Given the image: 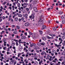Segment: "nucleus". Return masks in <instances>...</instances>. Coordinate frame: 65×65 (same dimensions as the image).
Returning <instances> with one entry per match:
<instances>
[{"label": "nucleus", "mask_w": 65, "mask_h": 65, "mask_svg": "<svg viewBox=\"0 0 65 65\" xmlns=\"http://www.w3.org/2000/svg\"><path fill=\"white\" fill-rule=\"evenodd\" d=\"M28 33H29V34L30 35H32V37L34 39L35 38V37H36V34H35V33L34 32L33 33H32L31 31L30 30H29Z\"/></svg>", "instance_id": "nucleus-1"}, {"label": "nucleus", "mask_w": 65, "mask_h": 65, "mask_svg": "<svg viewBox=\"0 0 65 65\" xmlns=\"http://www.w3.org/2000/svg\"><path fill=\"white\" fill-rule=\"evenodd\" d=\"M42 28H41V30H43L44 29H46V26L45 25H43L42 26Z\"/></svg>", "instance_id": "nucleus-2"}, {"label": "nucleus", "mask_w": 65, "mask_h": 65, "mask_svg": "<svg viewBox=\"0 0 65 65\" xmlns=\"http://www.w3.org/2000/svg\"><path fill=\"white\" fill-rule=\"evenodd\" d=\"M42 21H39L38 22V24L39 25H40V26L41 25H43V22Z\"/></svg>", "instance_id": "nucleus-3"}, {"label": "nucleus", "mask_w": 65, "mask_h": 65, "mask_svg": "<svg viewBox=\"0 0 65 65\" xmlns=\"http://www.w3.org/2000/svg\"><path fill=\"white\" fill-rule=\"evenodd\" d=\"M44 54L45 56L46 55V53L45 52L43 51H42V52L41 53V55H44Z\"/></svg>", "instance_id": "nucleus-4"}, {"label": "nucleus", "mask_w": 65, "mask_h": 65, "mask_svg": "<svg viewBox=\"0 0 65 65\" xmlns=\"http://www.w3.org/2000/svg\"><path fill=\"white\" fill-rule=\"evenodd\" d=\"M33 8L35 12H38V10H37V8H36V7H34Z\"/></svg>", "instance_id": "nucleus-5"}, {"label": "nucleus", "mask_w": 65, "mask_h": 65, "mask_svg": "<svg viewBox=\"0 0 65 65\" xmlns=\"http://www.w3.org/2000/svg\"><path fill=\"white\" fill-rule=\"evenodd\" d=\"M49 35L50 36H51L52 37H54V36H56V35L55 34H49Z\"/></svg>", "instance_id": "nucleus-6"}, {"label": "nucleus", "mask_w": 65, "mask_h": 65, "mask_svg": "<svg viewBox=\"0 0 65 65\" xmlns=\"http://www.w3.org/2000/svg\"><path fill=\"white\" fill-rule=\"evenodd\" d=\"M33 46H36V44L34 43L33 44H30V47H31Z\"/></svg>", "instance_id": "nucleus-7"}, {"label": "nucleus", "mask_w": 65, "mask_h": 65, "mask_svg": "<svg viewBox=\"0 0 65 65\" xmlns=\"http://www.w3.org/2000/svg\"><path fill=\"white\" fill-rule=\"evenodd\" d=\"M25 25L26 27L29 26V23L28 22H27L25 24Z\"/></svg>", "instance_id": "nucleus-8"}, {"label": "nucleus", "mask_w": 65, "mask_h": 65, "mask_svg": "<svg viewBox=\"0 0 65 65\" xmlns=\"http://www.w3.org/2000/svg\"><path fill=\"white\" fill-rule=\"evenodd\" d=\"M64 17V15L62 16L61 17V19L62 20H64V19H65V17Z\"/></svg>", "instance_id": "nucleus-9"}, {"label": "nucleus", "mask_w": 65, "mask_h": 65, "mask_svg": "<svg viewBox=\"0 0 65 65\" xmlns=\"http://www.w3.org/2000/svg\"><path fill=\"white\" fill-rule=\"evenodd\" d=\"M42 39L43 40H44V41L46 40V38L44 37H42Z\"/></svg>", "instance_id": "nucleus-10"}, {"label": "nucleus", "mask_w": 65, "mask_h": 65, "mask_svg": "<svg viewBox=\"0 0 65 65\" xmlns=\"http://www.w3.org/2000/svg\"><path fill=\"white\" fill-rule=\"evenodd\" d=\"M26 38V37L25 36H23L21 37V39H25Z\"/></svg>", "instance_id": "nucleus-11"}, {"label": "nucleus", "mask_w": 65, "mask_h": 65, "mask_svg": "<svg viewBox=\"0 0 65 65\" xmlns=\"http://www.w3.org/2000/svg\"><path fill=\"white\" fill-rule=\"evenodd\" d=\"M57 29V28L56 27H55L54 28H53V30L54 31H56Z\"/></svg>", "instance_id": "nucleus-12"}, {"label": "nucleus", "mask_w": 65, "mask_h": 65, "mask_svg": "<svg viewBox=\"0 0 65 65\" xmlns=\"http://www.w3.org/2000/svg\"><path fill=\"white\" fill-rule=\"evenodd\" d=\"M13 33L14 34H18V32L17 31H14Z\"/></svg>", "instance_id": "nucleus-13"}, {"label": "nucleus", "mask_w": 65, "mask_h": 65, "mask_svg": "<svg viewBox=\"0 0 65 65\" xmlns=\"http://www.w3.org/2000/svg\"><path fill=\"white\" fill-rule=\"evenodd\" d=\"M16 28L18 29H20V26L19 25H18L16 26Z\"/></svg>", "instance_id": "nucleus-14"}, {"label": "nucleus", "mask_w": 65, "mask_h": 65, "mask_svg": "<svg viewBox=\"0 0 65 65\" xmlns=\"http://www.w3.org/2000/svg\"><path fill=\"white\" fill-rule=\"evenodd\" d=\"M64 13V12L63 11H60L59 12V14L61 15V14H62V13Z\"/></svg>", "instance_id": "nucleus-15"}, {"label": "nucleus", "mask_w": 65, "mask_h": 65, "mask_svg": "<svg viewBox=\"0 0 65 65\" xmlns=\"http://www.w3.org/2000/svg\"><path fill=\"white\" fill-rule=\"evenodd\" d=\"M39 32H40V34H42V31H41L40 30H39Z\"/></svg>", "instance_id": "nucleus-16"}, {"label": "nucleus", "mask_w": 65, "mask_h": 65, "mask_svg": "<svg viewBox=\"0 0 65 65\" xmlns=\"http://www.w3.org/2000/svg\"><path fill=\"white\" fill-rule=\"evenodd\" d=\"M46 38L48 39H51V38H52L51 37H49L48 36H47Z\"/></svg>", "instance_id": "nucleus-17"}, {"label": "nucleus", "mask_w": 65, "mask_h": 65, "mask_svg": "<svg viewBox=\"0 0 65 65\" xmlns=\"http://www.w3.org/2000/svg\"><path fill=\"white\" fill-rule=\"evenodd\" d=\"M14 20L16 22H17L18 21V18H15Z\"/></svg>", "instance_id": "nucleus-18"}, {"label": "nucleus", "mask_w": 65, "mask_h": 65, "mask_svg": "<svg viewBox=\"0 0 65 65\" xmlns=\"http://www.w3.org/2000/svg\"><path fill=\"white\" fill-rule=\"evenodd\" d=\"M33 16H34V15L32 14H31V15L29 16V18L30 19H31V18H32V17H33Z\"/></svg>", "instance_id": "nucleus-19"}, {"label": "nucleus", "mask_w": 65, "mask_h": 65, "mask_svg": "<svg viewBox=\"0 0 65 65\" xmlns=\"http://www.w3.org/2000/svg\"><path fill=\"white\" fill-rule=\"evenodd\" d=\"M26 11H29V9L28 8H26Z\"/></svg>", "instance_id": "nucleus-20"}, {"label": "nucleus", "mask_w": 65, "mask_h": 65, "mask_svg": "<svg viewBox=\"0 0 65 65\" xmlns=\"http://www.w3.org/2000/svg\"><path fill=\"white\" fill-rule=\"evenodd\" d=\"M18 16L20 17H22V15L21 14H18Z\"/></svg>", "instance_id": "nucleus-21"}, {"label": "nucleus", "mask_w": 65, "mask_h": 65, "mask_svg": "<svg viewBox=\"0 0 65 65\" xmlns=\"http://www.w3.org/2000/svg\"><path fill=\"white\" fill-rule=\"evenodd\" d=\"M62 24H65V20H62Z\"/></svg>", "instance_id": "nucleus-22"}, {"label": "nucleus", "mask_w": 65, "mask_h": 65, "mask_svg": "<svg viewBox=\"0 0 65 65\" xmlns=\"http://www.w3.org/2000/svg\"><path fill=\"white\" fill-rule=\"evenodd\" d=\"M18 7H20V6H21V5L20 4L18 3Z\"/></svg>", "instance_id": "nucleus-23"}, {"label": "nucleus", "mask_w": 65, "mask_h": 65, "mask_svg": "<svg viewBox=\"0 0 65 65\" xmlns=\"http://www.w3.org/2000/svg\"><path fill=\"white\" fill-rule=\"evenodd\" d=\"M12 28H14L15 27V25H12Z\"/></svg>", "instance_id": "nucleus-24"}, {"label": "nucleus", "mask_w": 65, "mask_h": 65, "mask_svg": "<svg viewBox=\"0 0 65 65\" xmlns=\"http://www.w3.org/2000/svg\"><path fill=\"white\" fill-rule=\"evenodd\" d=\"M14 45H15V43H12L11 45L12 46H14Z\"/></svg>", "instance_id": "nucleus-25"}, {"label": "nucleus", "mask_w": 65, "mask_h": 65, "mask_svg": "<svg viewBox=\"0 0 65 65\" xmlns=\"http://www.w3.org/2000/svg\"><path fill=\"white\" fill-rule=\"evenodd\" d=\"M6 39H5V38H4L3 39V42H4V41H6Z\"/></svg>", "instance_id": "nucleus-26"}, {"label": "nucleus", "mask_w": 65, "mask_h": 65, "mask_svg": "<svg viewBox=\"0 0 65 65\" xmlns=\"http://www.w3.org/2000/svg\"><path fill=\"white\" fill-rule=\"evenodd\" d=\"M22 11H23V13H25V12H26V11L24 9H23L22 10Z\"/></svg>", "instance_id": "nucleus-27"}, {"label": "nucleus", "mask_w": 65, "mask_h": 65, "mask_svg": "<svg viewBox=\"0 0 65 65\" xmlns=\"http://www.w3.org/2000/svg\"><path fill=\"white\" fill-rule=\"evenodd\" d=\"M4 30L7 31H8V29L7 28H4Z\"/></svg>", "instance_id": "nucleus-28"}, {"label": "nucleus", "mask_w": 65, "mask_h": 65, "mask_svg": "<svg viewBox=\"0 0 65 65\" xmlns=\"http://www.w3.org/2000/svg\"><path fill=\"white\" fill-rule=\"evenodd\" d=\"M38 64V62L37 61H36V63H35V64L37 65Z\"/></svg>", "instance_id": "nucleus-29"}, {"label": "nucleus", "mask_w": 65, "mask_h": 65, "mask_svg": "<svg viewBox=\"0 0 65 65\" xmlns=\"http://www.w3.org/2000/svg\"><path fill=\"white\" fill-rule=\"evenodd\" d=\"M24 15L25 17H27L28 16V14H26Z\"/></svg>", "instance_id": "nucleus-30"}, {"label": "nucleus", "mask_w": 65, "mask_h": 65, "mask_svg": "<svg viewBox=\"0 0 65 65\" xmlns=\"http://www.w3.org/2000/svg\"><path fill=\"white\" fill-rule=\"evenodd\" d=\"M3 20H4L5 19V17L4 16H3L2 17Z\"/></svg>", "instance_id": "nucleus-31"}, {"label": "nucleus", "mask_w": 65, "mask_h": 65, "mask_svg": "<svg viewBox=\"0 0 65 65\" xmlns=\"http://www.w3.org/2000/svg\"><path fill=\"white\" fill-rule=\"evenodd\" d=\"M16 64H17V61H15L14 62L13 64L14 65H15Z\"/></svg>", "instance_id": "nucleus-32"}, {"label": "nucleus", "mask_w": 65, "mask_h": 65, "mask_svg": "<svg viewBox=\"0 0 65 65\" xmlns=\"http://www.w3.org/2000/svg\"><path fill=\"white\" fill-rule=\"evenodd\" d=\"M24 5H27L28 4L27 3H24Z\"/></svg>", "instance_id": "nucleus-33"}, {"label": "nucleus", "mask_w": 65, "mask_h": 65, "mask_svg": "<svg viewBox=\"0 0 65 65\" xmlns=\"http://www.w3.org/2000/svg\"><path fill=\"white\" fill-rule=\"evenodd\" d=\"M21 20H22V21H24V18L23 17H22L21 18Z\"/></svg>", "instance_id": "nucleus-34"}, {"label": "nucleus", "mask_w": 65, "mask_h": 65, "mask_svg": "<svg viewBox=\"0 0 65 65\" xmlns=\"http://www.w3.org/2000/svg\"><path fill=\"white\" fill-rule=\"evenodd\" d=\"M18 21L19 22H21V21H22V19L20 18H19V19Z\"/></svg>", "instance_id": "nucleus-35"}, {"label": "nucleus", "mask_w": 65, "mask_h": 65, "mask_svg": "<svg viewBox=\"0 0 65 65\" xmlns=\"http://www.w3.org/2000/svg\"><path fill=\"white\" fill-rule=\"evenodd\" d=\"M12 61H11V62H12V63H13V62H14V59L12 60Z\"/></svg>", "instance_id": "nucleus-36"}, {"label": "nucleus", "mask_w": 65, "mask_h": 65, "mask_svg": "<svg viewBox=\"0 0 65 65\" xmlns=\"http://www.w3.org/2000/svg\"><path fill=\"white\" fill-rule=\"evenodd\" d=\"M24 34L26 35V36H27V33L26 32L24 33Z\"/></svg>", "instance_id": "nucleus-37"}, {"label": "nucleus", "mask_w": 65, "mask_h": 65, "mask_svg": "<svg viewBox=\"0 0 65 65\" xmlns=\"http://www.w3.org/2000/svg\"><path fill=\"white\" fill-rule=\"evenodd\" d=\"M16 46H18V45H19V44H18V43H16Z\"/></svg>", "instance_id": "nucleus-38"}, {"label": "nucleus", "mask_w": 65, "mask_h": 65, "mask_svg": "<svg viewBox=\"0 0 65 65\" xmlns=\"http://www.w3.org/2000/svg\"><path fill=\"white\" fill-rule=\"evenodd\" d=\"M41 44V45H44V43H42Z\"/></svg>", "instance_id": "nucleus-39"}, {"label": "nucleus", "mask_w": 65, "mask_h": 65, "mask_svg": "<svg viewBox=\"0 0 65 65\" xmlns=\"http://www.w3.org/2000/svg\"><path fill=\"white\" fill-rule=\"evenodd\" d=\"M22 63H23V65H25V63H24V62L23 61Z\"/></svg>", "instance_id": "nucleus-40"}, {"label": "nucleus", "mask_w": 65, "mask_h": 65, "mask_svg": "<svg viewBox=\"0 0 65 65\" xmlns=\"http://www.w3.org/2000/svg\"><path fill=\"white\" fill-rule=\"evenodd\" d=\"M51 23V21L50 20H48V24H50Z\"/></svg>", "instance_id": "nucleus-41"}, {"label": "nucleus", "mask_w": 65, "mask_h": 65, "mask_svg": "<svg viewBox=\"0 0 65 65\" xmlns=\"http://www.w3.org/2000/svg\"><path fill=\"white\" fill-rule=\"evenodd\" d=\"M59 51L60 50H59V49H57V52H59Z\"/></svg>", "instance_id": "nucleus-42"}, {"label": "nucleus", "mask_w": 65, "mask_h": 65, "mask_svg": "<svg viewBox=\"0 0 65 65\" xmlns=\"http://www.w3.org/2000/svg\"><path fill=\"white\" fill-rule=\"evenodd\" d=\"M4 59L5 60H7V58H6V57L5 56V57Z\"/></svg>", "instance_id": "nucleus-43"}, {"label": "nucleus", "mask_w": 65, "mask_h": 65, "mask_svg": "<svg viewBox=\"0 0 65 65\" xmlns=\"http://www.w3.org/2000/svg\"><path fill=\"white\" fill-rule=\"evenodd\" d=\"M9 8L10 9V10H11V9H12V7H9Z\"/></svg>", "instance_id": "nucleus-44"}, {"label": "nucleus", "mask_w": 65, "mask_h": 65, "mask_svg": "<svg viewBox=\"0 0 65 65\" xmlns=\"http://www.w3.org/2000/svg\"><path fill=\"white\" fill-rule=\"evenodd\" d=\"M65 6V4H63L62 5V7H64V6Z\"/></svg>", "instance_id": "nucleus-45"}, {"label": "nucleus", "mask_w": 65, "mask_h": 65, "mask_svg": "<svg viewBox=\"0 0 65 65\" xmlns=\"http://www.w3.org/2000/svg\"><path fill=\"white\" fill-rule=\"evenodd\" d=\"M16 43H18V40H16V41H15Z\"/></svg>", "instance_id": "nucleus-46"}, {"label": "nucleus", "mask_w": 65, "mask_h": 65, "mask_svg": "<svg viewBox=\"0 0 65 65\" xmlns=\"http://www.w3.org/2000/svg\"><path fill=\"white\" fill-rule=\"evenodd\" d=\"M11 18H9V20H8V21H10L11 20Z\"/></svg>", "instance_id": "nucleus-47"}, {"label": "nucleus", "mask_w": 65, "mask_h": 65, "mask_svg": "<svg viewBox=\"0 0 65 65\" xmlns=\"http://www.w3.org/2000/svg\"><path fill=\"white\" fill-rule=\"evenodd\" d=\"M29 8L30 9H32V7L31 6L29 7Z\"/></svg>", "instance_id": "nucleus-48"}, {"label": "nucleus", "mask_w": 65, "mask_h": 65, "mask_svg": "<svg viewBox=\"0 0 65 65\" xmlns=\"http://www.w3.org/2000/svg\"><path fill=\"white\" fill-rule=\"evenodd\" d=\"M34 48L35 50H37V48H36V47H34Z\"/></svg>", "instance_id": "nucleus-49"}, {"label": "nucleus", "mask_w": 65, "mask_h": 65, "mask_svg": "<svg viewBox=\"0 0 65 65\" xmlns=\"http://www.w3.org/2000/svg\"><path fill=\"white\" fill-rule=\"evenodd\" d=\"M1 9H3V8L2 6H1Z\"/></svg>", "instance_id": "nucleus-50"}, {"label": "nucleus", "mask_w": 65, "mask_h": 65, "mask_svg": "<svg viewBox=\"0 0 65 65\" xmlns=\"http://www.w3.org/2000/svg\"><path fill=\"white\" fill-rule=\"evenodd\" d=\"M21 41H22V40L21 39L19 40L18 42H21Z\"/></svg>", "instance_id": "nucleus-51"}, {"label": "nucleus", "mask_w": 65, "mask_h": 65, "mask_svg": "<svg viewBox=\"0 0 65 65\" xmlns=\"http://www.w3.org/2000/svg\"><path fill=\"white\" fill-rule=\"evenodd\" d=\"M9 60H11V61H12L13 60L12 58H11L10 59H9Z\"/></svg>", "instance_id": "nucleus-52"}, {"label": "nucleus", "mask_w": 65, "mask_h": 65, "mask_svg": "<svg viewBox=\"0 0 65 65\" xmlns=\"http://www.w3.org/2000/svg\"><path fill=\"white\" fill-rule=\"evenodd\" d=\"M15 60H18V57H15Z\"/></svg>", "instance_id": "nucleus-53"}, {"label": "nucleus", "mask_w": 65, "mask_h": 65, "mask_svg": "<svg viewBox=\"0 0 65 65\" xmlns=\"http://www.w3.org/2000/svg\"><path fill=\"white\" fill-rule=\"evenodd\" d=\"M11 62V61H10V62L9 63H10V64H12V63H12V62Z\"/></svg>", "instance_id": "nucleus-54"}, {"label": "nucleus", "mask_w": 65, "mask_h": 65, "mask_svg": "<svg viewBox=\"0 0 65 65\" xmlns=\"http://www.w3.org/2000/svg\"><path fill=\"white\" fill-rule=\"evenodd\" d=\"M20 58L21 59H23V57L22 56H20Z\"/></svg>", "instance_id": "nucleus-55"}, {"label": "nucleus", "mask_w": 65, "mask_h": 65, "mask_svg": "<svg viewBox=\"0 0 65 65\" xmlns=\"http://www.w3.org/2000/svg\"><path fill=\"white\" fill-rule=\"evenodd\" d=\"M16 38H19V36H18V35H17L16 36Z\"/></svg>", "instance_id": "nucleus-56"}, {"label": "nucleus", "mask_w": 65, "mask_h": 65, "mask_svg": "<svg viewBox=\"0 0 65 65\" xmlns=\"http://www.w3.org/2000/svg\"><path fill=\"white\" fill-rule=\"evenodd\" d=\"M19 10H21V7L19 8Z\"/></svg>", "instance_id": "nucleus-57"}, {"label": "nucleus", "mask_w": 65, "mask_h": 65, "mask_svg": "<svg viewBox=\"0 0 65 65\" xmlns=\"http://www.w3.org/2000/svg\"><path fill=\"white\" fill-rule=\"evenodd\" d=\"M3 50H6V48L5 47H4L3 48Z\"/></svg>", "instance_id": "nucleus-58"}, {"label": "nucleus", "mask_w": 65, "mask_h": 65, "mask_svg": "<svg viewBox=\"0 0 65 65\" xmlns=\"http://www.w3.org/2000/svg\"><path fill=\"white\" fill-rule=\"evenodd\" d=\"M24 1L25 2H27L28 1V0H24Z\"/></svg>", "instance_id": "nucleus-59"}, {"label": "nucleus", "mask_w": 65, "mask_h": 65, "mask_svg": "<svg viewBox=\"0 0 65 65\" xmlns=\"http://www.w3.org/2000/svg\"><path fill=\"white\" fill-rule=\"evenodd\" d=\"M8 30L9 31H10L11 30V29L10 28H8Z\"/></svg>", "instance_id": "nucleus-60"}, {"label": "nucleus", "mask_w": 65, "mask_h": 65, "mask_svg": "<svg viewBox=\"0 0 65 65\" xmlns=\"http://www.w3.org/2000/svg\"><path fill=\"white\" fill-rule=\"evenodd\" d=\"M49 56V55L48 54L47 55V58H49V57H50V56Z\"/></svg>", "instance_id": "nucleus-61"}, {"label": "nucleus", "mask_w": 65, "mask_h": 65, "mask_svg": "<svg viewBox=\"0 0 65 65\" xmlns=\"http://www.w3.org/2000/svg\"><path fill=\"white\" fill-rule=\"evenodd\" d=\"M15 56H12V58L14 59V58H15Z\"/></svg>", "instance_id": "nucleus-62"}, {"label": "nucleus", "mask_w": 65, "mask_h": 65, "mask_svg": "<svg viewBox=\"0 0 65 65\" xmlns=\"http://www.w3.org/2000/svg\"><path fill=\"white\" fill-rule=\"evenodd\" d=\"M54 2H57V1L56 0H54Z\"/></svg>", "instance_id": "nucleus-63"}, {"label": "nucleus", "mask_w": 65, "mask_h": 65, "mask_svg": "<svg viewBox=\"0 0 65 65\" xmlns=\"http://www.w3.org/2000/svg\"><path fill=\"white\" fill-rule=\"evenodd\" d=\"M62 45H63V46H64L65 45V43H62Z\"/></svg>", "instance_id": "nucleus-64"}]
</instances>
